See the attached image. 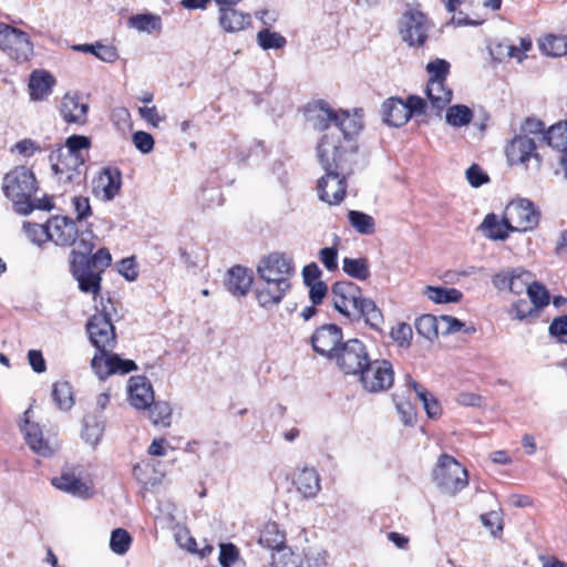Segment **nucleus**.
Listing matches in <instances>:
<instances>
[{
    "mask_svg": "<svg viewBox=\"0 0 567 567\" xmlns=\"http://www.w3.org/2000/svg\"><path fill=\"white\" fill-rule=\"evenodd\" d=\"M23 228L25 230L27 236L30 238L32 243L41 244L43 241V237L48 239L49 223L47 225L41 226L38 224L24 221Z\"/></svg>",
    "mask_w": 567,
    "mask_h": 567,
    "instance_id": "nucleus-57",
    "label": "nucleus"
},
{
    "mask_svg": "<svg viewBox=\"0 0 567 567\" xmlns=\"http://www.w3.org/2000/svg\"><path fill=\"white\" fill-rule=\"evenodd\" d=\"M412 328L405 322H401L392 328L390 336L400 346L409 344L412 339Z\"/></svg>",
    "mask_w": 567,
    "mask_h": 567,
    "instance_id": "nucleus-59",
    "label": "nucleus"
},
{
    "mask_svg": "<svg viewBox=\"0 0 567 567\" xmlns=\"http://www.w3.org/2000/svg\"><path fill=\"white\" fill-rule=\"evenodd\" d=\"M148 409L154 425H171L172 408L167 402L154 401Z\"/></svg>",
    "mask_w": 567,
    "mask_h": 567,
    "instance_id": "nucleus-50",
    "label": "nucleus"
},
{
    "mask_svg": "<svg viewBox=\"0 0 567 567\" xmlns=\"http://www.w3.org/2000/svg\"><path fill=\"white\" fill-rule=\"evenodd\" d=\"M80 251L73 259L87 261L89 267L97 272H102L112 261L111 254L106 248H100L95 254Z\"/></svg>",
    "mask_w": 567,
    "mask_h": 567,
    "instance_id": "nucleus-39",
    "label": "nucleus"
},
{
    "mask_svg": "<svg viewBox=\"0 0 567 567\" xmlns=\"http://www.w3.org/2000/svg\"><path fill=\"white\" fill-rule=\"evenodd\" d=\"M91 147V138L85 135L73 134L65 140L64 154L72 157H85L87 159V152Z\"/></svg>",
    "mask_w": 567,
    "mask_h": 567,
    "instance_id": "nucleus-41",
    "label": "nucleus"
},
{
    "mask_svg": "<svg viewBox=\"0 0 567 567\" xmlns=\"http://www.w3.org/2000/svg\"><path fill=\"white\" fill-rule=\"evenodd\" d=\"M259 543L272 550H279L285 546L286 534L279 529L276 523H268L261 532Z\"/></svg>",
    "mask_w": 567,
    "mask_h": 567,
    "instance_id": "nucleus-34",
    "label": "nucleus"
},
{
    "mask_svg": "<svg viewBox=\"0 0 567 567\" xmlns=\"http://www.w3.org/2000/svg\"><path fill=\"white\" fill-rule=\"evenodd\" d=\"M257 272L264 282L277 285L280 291H289V279L295 272L293 261L285 254L271 252L259 261Z\"/></svg>",
    "mask_w": 567,
    "mask_h": 567,
    "instance_id": "nucleus-6",
    "label": "nucleus"
},
{
    "mask_svg": "<svg viewBox=\"0 0 567 567\" xmlns=\"http://www.w3.org/2000/svg\"><path fill=\"white\" fill-rule=\"evenodd\" d=\"M439 323L437 319L433 315H423L415 320V329L420 336L432 341L439 337Z\"/></svg>",
    "mask_w": 567,
    "mask_h": 567,
    "instance_id": "nucleus-45",
    "label": "nucleus"
},
{
    "mask_svg": "<svg viewBox=\"0 0 567 567\" xmlns=\"http://www.w3.org/2000/svg\"><path fill=\"white\" fill-rule=\"evenodd\" d=\"M527 296L532 302V307L536 308V312L540 315V310L548 306L550 302V295L546 287L533 279L532 284L528 286Z\"/></svg>",
    "mask_w": 567,
    "mask_h": 567,
    "instance_id": "nucleus-44",
    "label": "nucleus"
},
{
    "mask_svg": "<svg viewBox=\"0 0 567 567\" xmlns=\"http://www.w3.org/2000/svg\"><path fill=\"white\" fill-rule=\"evenodd\" d=\"M509 316L514 320L524 321L528 318L536 319L539 315L536 312V308L528 305L527 300L518 299L513 302L509 309Z\"/></svg>",
    "mask_w": 567,
    "mask_h": 567,
    "instance_id": "nucleus-52",
    "label": "nucleus"
},
{
    "mask_svg": "<svg viewBox=\"0 0 567 567\" xmlns=\"http://www.w3.org/2000/svg\"><path fill=\"white\" fill-rule=\"evenodd\" d=\"M432 475L439 489L451 496L464 489L468 484L467 470L449 454H442L439 457Z\"/></svg>",
    "mask_w": 567,
    "mask_h": 567,
    "instance_id": "nucleus-5",
    "label": "nucleus"
},
{
    "mask_svg": "<svg viewBox=\"0 0 567 567\" xmlns=\"http://www.w3.org/2000/svg\"><path fill=\"white\" fill-rule=\"evenodd\" d=\"M334 309L350 320L364 319L373 330L379 331L383 322L381 310L370 298H363L361 288L352 281H337L331 288Z\"/></svg>",
    "mask_w": 567,
    "mask_h": 567,
    "instance_id": "nucleus-2",
    "label": "nucleus"
},
{
    "mask_svg": "<svg viewBox=\"0 0 567 567\" xmlns=\"http://www.w3.org/2000/svg\"><path fill=\"white\" fill-rule=\"evenodd\" d=\"M48 239L62 247H72L71 258L80 251L92 252L96 236L90 227H83L68 216H54L49 220Z\"/></svg>",
    "mask_w": 567,
    "mask_h": 567,
    "instance_id": "nucleus-3",
    "label": "nucleus"
},
{
    "mask_svg": "<svg viewBox=\"0 0 567 567\" xmlns=\"http://www.w3.org/2000/svg\"><path fill=\"white\" fill-rule=\"evenodd\" d=\"M440 321L446 324L445 330L442 331L443 334L456 333L461 331L463 328L464 333L466 334H473L476 331L474 326L465 327V323L463 321L452 316H441Z\"/></svg>",
    "mask_w": 567,
    "mask_h": 567,
    "instance_id": "nucleus-55",
    "label": "nucleus"
},
{
    "mask_svg": "<svg viewBox=\"0 0 567 567\" xmlns=\"http://www.w3.org/2000/svg\"><path fill=\"white\" fill-rule=\"evenodd\" d=\"M52 171L63 184H80L84 177L85 157H72L64 154V148L59 147L49 155Z\"/></svg>",
    "mask_w": 567,
    "mask_h": 567,
    "instance_id": "nucleus-12",
    "label": "nucleus"
},
{
    "mask_svg": "<svg viewBox=\"0 0 567 567\" xmlns=\"http://www.w3.org/2000/svg\"><path fill=\"white\" fill-rule=\"evenodd\" d=\"M122 187V172L115 166L103 167L93 179V194L104 200H113Z\"/></svg>",
    "mask_w": 567,
    "mask_h": 567,
    "instance_id": "nucleus-17",
    "label": "nucleus"
},
{
    "mask_svg": "<svg viewBox=\"0 0 567 567\" xmlns=\"http://www.w3.org/2000/svg\"><path fill=\"white\" fill-rule=\"evenodd\" d=\"M481 522L484 527L489 529L494 537H497L503 532V518L499 511H491L481 515Z\"/></svg>",
    "mask_w": 567,
    "mask_h": 567,
    "instance_id": "nucleus-54",
    "label": "nucleus"
},
{
    "mask_svg": "<svg viewBox=\"0 0 567 567\" xmlns=\"http://www.w3.org/2000/svg\"><path fill=\"white\" fill-rule=\"evenodd\" d=\"M310 342L316 353L331 361L346 341L339 326L327 323L315 330Z\"/></svg>",
    "mask_w": 567,
    "mask_h": 567,
    "instance_id": "nucleus-14",
    "label": "nucleus"
},
{
    "mask_svg": "<svg viewBox=\"0 0 567 567\" xmlns=\"http://www.w3.org/2000/svg\"><path fill=\"white\" fill-rule=\"evenodd\" d=\"M429 30V19L419 10H406L399 21V33L401 39L410 47H423L427 40Z\"/></svg>",
    "mask_w": 567,
    "mask_h": 567,
    "instance_id": "nucleus-11",
    "label": "nucleus"
},
{
    "mask_svg": "<svg viewBox=\"0 0 567 567\" xmlns=\"http://www.w3.org/2000/svg\"><path fill=\"white\" fill-rule=\"evenodd\" d=\"M421 402L430 420L437 421L441 417L442 405L432 393L427 395L426 400Z\"/></svg>",
    "mask_w": 567,
    "mask_h": 567,
    "instance_id": "nucleus-64",
    "label": "nucleus"
},
{
    "mask_svg": "<svg viewBox=\"0 0 567 567\" xmlns=\"http://www.w3.org/2000/svg\"><path fill=\"white\" fill-rule=\"evenodd\" d=\"M545 124L535 117H526L520 126L519 135H537L542 134L544 136L545 133Z\"/></svg>",
    "mask_w": 567,
    "mask_h": 567,
    "instance_id": "nucleus-63",
    "label": "nucleus"
},
{
    "mask_svg": "<svg viewBox=\"0 0 567 567\" xmlns=\"http://www.w3.org/2000/svg\"><path fill=\"white\" fill-rule=\"evenodd\" d=\"M131 27L135 28L141 32H159L162 30V19L159 16L152 13H142L132 16L128 19Z\"/></svg>",
    "mask_w": 567,
    "mask_h": 567,
    "instance_id": "nucleus-40",
    "label": "nucleus"
},
{
    "mask_svg": "<svg viewBox=\"0 0 567 567\" xmlns=\"http://www.w3.org/2000/svg\"><path fill=\"white\" fill-rule=\"evenodd\" d=\"M51 396L61 411H69L74 405L73 390L68 381L54 382Z\"/></svg>",
    "mask_w": 567,
    "mask_h": 567,
    "instance_id": "nucleus-32",
    "label": "nucleus"
},
{
    "mask_svg": "<svg viewBox=\"0 0 567 567\" xmlns=\"http://www.w3.org/2000/svg\"><path fill=\"white\" fill-rule=\"evenodd\" d=\"M478 228L491 240H505L509 233H514L505 212L502 219L493 213L487 214Z\"/></svg>",
    "mask_w": 567,
    "mask_h": 567,
    "instance_id": "nucleus-25",
    "label": "nucleus"
},
{
    "mask_svg": "<svg viewBox=\"0 0 567 567\" xmlns=\"http://www.w3.org/2000/svg\"><path fill=\"white\" fill-rule=\"evenodd\" d=\"M0 49L17 62H27L33 54V44L27 32L0 22Z\"/></svg>",
    "mask_w": 567,
    "mask_h": 567,
    "instance_id": "nucleus-10",
    "label": "nucleus"
},
{
    "mask_svg": "<svg viewBox=\"0 0 567 567\" xmlns=\"http://www.w3.org/2000/svg\"><path fill=\"white\" fill-rule=\"evenodd\" d=\"M132 537L123 528H116L112 532L110 538V548L114 554L124 555L130 549Z\"/></svg>",
    "mask_w": 567,
    "mask_h": 567,
    "instance_id": "nucleus-49",
    "label": "nucleus"
},
{
    "mask_svg": "<svg viewBox=\"0 0 567 567\" xmlns=\"http://www.w3.org/2000/svg\"><path fill=\"white\" fill-rule=\"evenodd\" d=\"M424 295L434 303H457L463 299V292L456 288L426 286Z\"/></svg>",
    "mask_w": 567,
    "mask_h": 567,
    "instance_id": "nucleus-30",
    "label": "nucleus"
},
{
    "mask_svg": "<svg viewBox=\"0 0 567 567\" xmlns=\"http://www.w3.org/2000/svg\"><path fill=\"white\" fill-rule=\"evenodd\" d=\"M55 79L47 71H33L29 80V91L32 100H42L51 93Z\"/></svg>",
    "mask_w": 567,
    "mask_h": 567,
    "instance_id": "nucleus-28",
    "label": "nucleus"
},
{
    "mask_svg": "<svg viewBox=\"0 0 567 567\" xmlns=\"http://www.w3.org/2000/svg\"><path fill=\"white\" fill-rule=\"evenodd\" d=\"M348 219L351 226L360 234L371 235L375 230V223L372 216L359 212L350 210L348 213Z\"/></svg>",
    "mask_w": 567,
    "mask_h": 567,
    "instance_id": "nucleus-46",
    "label": "nucleus"
},
{
    "mask_svg": "<svg viewBox=\"0 0 567 567\" xmlns=\"http://www.w3.org/2000/svg\"><path fill=\"white\" fill-rule=\"evenodd\" d=\"M544 141L553 148L567 151V121L551 125L544 133Z\"/></svg>",
    "mask_w": 567,
    "mask_h": 567,
    "instance_id": "nucleus-37",
    "label": "nucleus"
},
{
    "mask_svg": "<svg viewBox=\"0 0 567 567\" xmlns=\"http://www.w3.org/2000/svg\"><path fill=\"white\" fill-rule=\"evenodd\" d=\"M1 189L6 198L12 203L13 210L28 216L33 212L31 197L38 190L34 173L27 166H16L4 174Z\"/></svg>",
    "mask_w": 567,
    "mask_h": 567,
    "instance_id": "nucleus-4",
    "label": "nucleus"
},
{
    "mask_svg": "<svg viewBox=\"0 0 567 567\" xmlns=\"http://www.w3.org/2000/svg\"><path fill=\"white\" fill-rule=\"evenodd\" d=\"M28 446L37 454L49 457L59 449L55 434L43 427H20Z\"/></svg>",
    "mask_w": 567,
    "mask_h": 567,
    "instance_id": "nucleus-18",
    "label": "nucleus"
},
{
    "mask_svg": "<svg viewBox=\"0 0 567 567\" xmlns=\"http://www.w3.org/2000/svg\"><path fill=\"white\" fill-rule=\"evenodd\" d=\"M513 231H529L537 227L540 218L534 203L526 198L512 200L505 208Z\"/></svg>",
    "mask_w": 567,
    "mask_h": 567,
    "instance_id": "nucleus-13",
    "label": "nucleus"
},
{
    "mask_svg": "<svg viewBox=\"0 0 567 567\" xmlns=\"http://www.w3.org/2000/svg\"><path fill=\"white\" fill-rule=\"evenodd\" d=\"M316 114L311 117L313 128L319 132H326L317 145V156L323 169L328 171V176L320 182V189L330 178H337L336 198L340 199L343 193L342 182L346 175L354 173V166L358 157V143L355 137L361 132L363 125L361 117L351 115L348 111H336L326 101L320 100L315 103Z\"/></svg>",
    "mask_w": 567,
    "mask_h": 567,
    "instance_id": "nucleus-1",
    "label": "nucleus"
},
{
    "mask_svg": "<svg viewBox=\"0 0 567 567\" xmlns=\"http://www.w3.org/2000/svg\"><path fill=\"white\" fill-rule=\"evenodd\" d=\"M132 141L134 146L143 154H148L154 148V138L147 132H135L132 136Z\"/></svg>",
    "mask_w": 567,
    "mask_h": 567,
    "instance_id": "nucleus-58",
    "label": "nucleus"
},
{
    "mask_svg": "<svg viewBox=\"0 0 567 567\" xmlns=\"http://www.w3.org/2000/svg\"><path fill=\"white\" fill-rule=\"evenodd\" d=\"M257 43L262 50L282 49L286 47L287 40L279 32L267 28L257 33Z\"/></svg>",
    "mask_w": 567,
    "mask_h": 567,
    "instance_id": "nucleus-47",
    "label": "nucleus"
},
{
    "mask_svg": "<svg viewBox=\"0 0 567 567\" xmlns=\"http://www.w3.org/2000/svg\"><path fill=\"white\" fill-rule=\"evenodd\" d=\"M252 280L251 270L243 266H234L227 272L225 286L233 296L244 297L249 292Z\"/></svg>",
    "mask_w": 567,
    "mask_h": 567,
    "instance_id": "nucleus-23",
    "label": "nucleus"
},
{
    "mask_svg": "<svg viewBox=\"0 0 567 567\" xmlns=\"http://www.w3.org/2000/svg\"><path fill=\"white\" fill-rule=\"evenodd\" d=\"M72 204L76 213V219L74 220L84 227V220L92 215L90 199L84 196H74L72 198Z\"/></svg>",
    "mask_w": 567,
    "mask_h": 567,
    "instance_id": "nucleus-56",
    "label": "nucleus"
},
{
    "mask_svg": "<svg viewBox=\"0 0 567 567\" xmlns=\"http://www.w3.org/2000/svg\"><path fill=\"white\" fill-rule=\"evenodd\" d=\"M299 493L305 497H315L320 491V477L313 468L305 467L295 480Z\"/></svg>",
    "mask_w": 567,
    "mask_h": 567,
    "instance_id": "nucleus-29",
    "label": "nucleus"
},
{
    "mask_svg": "<svg viewBox=\"0 0 567 567\" xmlns=\"http://www.w3.org/2000/svg\"><path fill=\"white\" fill-rule=\"evenodd\" d=\"M540 50L549 56L567 54V37L549 34L539 43Z\"/></svg>",
    "mask_w": 567,
    "mask_h": 567,
    "instance_id": "nucleus-43",
    "label": "nucleus"
},
{
    "mask_svg": "<svg viewBox=\"0 0 567 567\" xmlns=\"http://www.w3.org/2000/svg\"><path fill=\"white\" fill-rule=\"evenodd\" d=\"M357 378L364 391L382 393L391 389L394 383L393 365L385 359H370Z\"/></svg>",
    "mask_w": 567,
    "mask_h": 567,
    "instance_id": "nucleus-7",
    "label": "nucleus"
},
{
    "mask_svg": "<svg viewBox=\"0 0 567 567\" xmlns=\"http://www.w3.org/2000/svg\"><path fill=\"white\" fill-rule=\"evenodd\" d=\"M72 49L78 52L90 53L103 62L112 63L118 59L116 49L112 45H104L99 42L95 44H76Z\"/></svg>",
    "mask_w": 567,
    "mask_h": 567,
    "instance_id": "nucleus-33",
    "label": "nucleus"
},
{
    "mask_svg": "<svg viewBox=\"0 0 567 567\" xmlns=\"http://www.w3.org/2000/svg\"><path fill=\"white\" fill-rule=\"evenodd\" d=\"M219 564L221 567H233L239 563V550L233 543L220 544Z\"/></svg>",
    "mask_w": 567,
    "mask_h": 567,
    "instance_id": "nucleus-53",
    "label": "nucleus"
},
{
    "mask_svg": "<svg viewBox=\"0 0 567 567\" xmlns=\"http://www.w3.org/2000/svg\"><path fill=\"white\" fill-rule=\"evenodd\" d=\"M450 62L440 58L430 61L425 66V70L429 73V81L434 82L446 81L447 75L450 74Z\"/></svg>",
    "mask_w": 567,
    "mask_h": 567,
    "instance_id": "nucleus-51",
    "label": "nucleus"
},
{
    "mask_svg": "<svg viewBox=\"0 0 567 567\" xmlns=\"http://www.w3.org/2000/svg\"><path fill=\"white\" fill-rule=\"evenodd\" d=\"M533 281V274L522 267L501 270L492 277V284L498 291H511L514 295L527 292Z\"/></svg>",
    "mask_w": 567,
    "mask_h": 567,
    "instance_id": "nucleus-16",
    "label": "nucleus"
},
{
    "mask_svg": "<svg viewBox=\"0 0 567 567\" xmlns=\"http://www.w3.org/2000/svg\"><path fill=\"white\" fill-rule=\"evenodd\" d=\"M472 110L463 104L452 105L446 110L445 121L453 127H462L471 123Z\"/></svg>",
    "mask_w": 567,
    "mask_h": 567,
    "instance_id": "nucleus-42",
    "label": "nucleus"
},
{
    "mask_svg": "<svg viewBox=\"0 0 567 567\" xmlns=\"http://www.w3.org/2000/svg\"><path fill=\"white\" fill-rule=\"evenodd\" d=\"M235 6L236 4H227L219 7L218 22L220 28L227 33L245 30L251 22L250 14L237 10Z\"/></svg>",
    "mask_w": 567,
    "mask_h": 567,
    "instance_id": "nucleus-22",
    "label": "nucleus"
},
{
    "mask_svg": "<svg viewBox=\"0 0 567 567\" xmlns=\"http://www.w3.org/2000/svg\"><path fill=\"white\" fill-rule=\"evenodd\" d=\"M117 270L128 281H134L138 276L137 265L134 257L123 258L117 264Z\"/></svg>",
    "mask_w": 567,
    "mask_h": 567,
    "instance_id": "nucleus-61",
    "label": "nucleus"
},
{
    "mask_svg": "<svg viewBox=\"0 0 567 567\" xmlns=\"http://www.w3.org/2000/svg\"><path fill=\"white\" fill-rule=\"evenodd\" d=\"M127 398L132 406L145 410L154 402V391L150 380L144 375H134L127 382Z\"/></svg>",
    "mask_w": 567,
    "mask_h": 567,
    "instance_id": "nucleus-21",
    "label": "nucleus"
},
{
    "mask_svg": "<svg viewBox=\"0 0 567 567\" xmlns=\"http://www.w3.org/2000/svg\"><path fill=\"white\" fill-rule=\"evenodd\" d=\"M53 485L59 489L79 497H87L89 488L80 478L73 474H62L59 478L53 480Z\"/></svg>",
    "mask_w": 567,
    "mask_h": 567,
    "instance_id": "nucleus-35",
    "label": "nucleus"
},
{
    "mask_svg": "<svg viewBox=\"0 0 567 567\" xmlns=\"http://www.w3.org/2000/svg\"><path fill=\"white\" fill-rule=\"evenodd\" d=\"M86 332L96 353L105 354L115 349L117 343L115 327L109 313L102 311L93 315L86 322Z\"/></svg>",
    "mask_w": 567,
    "mask_h": 567,
    "instance_id": "nucleus-9",
    "label": "nucleus"
},
{
    "mask_svg": "<svg viewBox=\"0 0 567 567\" xmlns=\"http://www.w3.org/2000/svg\"><path fill=\"white\" fill-rule=\"evenodd\" d=\"M505 154L511 165L526 164L530 158L540 163L535 141L526 135H515L506 145Z\"/></svg>",
    "mask_w": 567,
    "mask_h": 567,
    "instance_id": "nucleus-19",
    "label": "nucleus"
},
{
    "mask_svg": "<svg viewBox=\"0 0 567 567\" xmlns=\"http://www.w3.org/2000/svg\"><path fill=\"white\" fill-rule=\"evenodd\" d=\"M382 120L389 126L401 127L410 120L406 106L400 97H389L381 106Z\"/></svg>",
    "mask_w": 567,
    "mask_h": 567,
    "instance_id": "nucleus-26",
    "label": "nucleus"
},
{
    "mask_svg": "<svg viewBox=\"0 0 567 567\" xmlns=\"http://www.w3.org/2000/svg\"><path fill=\"white\" fill-rule=\"evenodd\" d=\"M272 567H302V558L289 547H284L272 554Z\"/></svg>",
    "mask_w": 567,
    "mask_h": 567,
    "instance_id": "nucleus-48",
    "label": "nucleus"
},
{
    "mask_svg": "<svg viewBox=\"0 0 567 567\" xmlns=\"http://www.w3.org/2000/svg\"><path fill=\"white\" fill-rule=\"evenodd\" d=\"M371 359L368 347L359 339H349L331 360L346 375L358 377Z\"/></svg>",
    "mask_w": 567,
    "mask_h": 567,
    "instance_id": "nucleus-8",
    "label": "nucleus"
},
{
    "mask_svg": "<svg viewBox=\"0 0 567 567\" xmlns=\"http://www.w3.org/2000/svg\"><path fill=\"white\" fill-rule=\"evenodd\" d=\"M87 111L89 105L81 102L76 94L66 93L63 96L60 114L66 123L85 124Z\"/></svg>",
    "mask_w": 567,
    "mask_h": 567,
    "instance_id": "nucleus-24",
    "label": "nucleus"
},
{
    "mask_svg": "<svg viewBox=\"0 0 567 567\" xmlns=\"http://www.w3.org/2000/svg\"><path fill=\"white\" fill-rule=\"evenodd\" d=\"M70 271L79 282V289L94 297L101 290V274L89 267L87 261L70 259Z\"/></svg>",
    "mask_w": 567,
    "mask_h": 567,
    "instance_id": "nucleus-20",
    "label": "nucleus"
},
{
    "mask_svg": "<svg viewBox=\"0 0 567 567\" xmlns=\"http://www.w3.org/2000/svg\"><path fill=\"white\" fill-rule=\"evenodd\" d=\"M406 106L408 117L411 118L414 115H421L425 113L426 102L417 95H410L406 101H403Z\"/></svg>",
    "mask_w": 567,
    "mask_h": 567,
    "instance_id": "nucleus-62",
    "label": "nucleus"
},
{
    "mask_svg": "<svg viewBox=\"0 0 567 567\" xmlns=\"http://www.w3.org/2000/svg\"><path fill=\"white\" fill-rule=\"evenodd\" d=\"M288 291H280L277 285L265 282L256 288V298L260 307L270 308L281 302Z\"/></svg>",
    "mask_w": 567,
    "mask_h": 567,
    "instance_id": "nucleus-36",
    "label": "nucleus"
},
{
    "mask_svg": "<svg viewBox=\"0 0 567 567\" xmlns=\"http://www.w3.org/2000/svg\"><path fill=\"white\" fill-rule=\"evenodd\" d=\"M425 94L439 116L453 97V92L446 86V81H427Z\"/></svg>",
    "mask_w": 567,
    "mask_h": 567,
    "instance_id": "nucleus-27",
    "label": "nucleus"
},
{
    "mask_svg": "<svg viewBox=\"0 0 567 567\" xmlns=\"http://www.w3.org/2000/svg\"><path fill=\"white\" fill-rule=\"evenodd\" d=\"M326 172V174L318 181L317 183V190H318V196L320 198V200L324 202V203H328L329 205H338L340 204L344 196H346V192H347V186H348V178L352 175V174H349V175H346L344 178H343V182H342V186L343 187V193L340 195V199L336 198L337 195H334L337 193V187L339 186V184H337L338 179L336 178H330L326 182V186L323 187L324 189V193L320 189V182L326 178L328 176V171L327 169H323Z\"/></svg>",
    "mask_w": 567,
    "mask_h": 567,
    "instance_id": "nucleus-31",
    "label": "nucleus"
},
{
    "mask_svg": "<svg viewBox=\"0 0 567 567\" xmlns=\"http://www.w3.org/2000/svg\"><path fill=\"white\" fill-rule=\"evenodd\" d=\"M342 270L351 278L357 280H367L370 276V266L367 258L344 257L342 260Z\"/></svg>",
    "mask_w": 567,
    "mask_h": 567,
    "instance_id": "nucleus-38",
    "label": "nucleus"
},
{
    "mask_svg": "<svg viewBox=\"0 0 567 567\" xmlns=\"http://www.w3.org/2000/svg\"><path fill=\"white\" fill-rule=\"evenodd\" d=\"M466 178L473 187H480L489 181L488 175L477 164H472L466 169Z\"/></svg>",
    "mask_w": 567,
    "mask_h": 567,
    "instance_id": "nucleus-60",
    "label": "nucleus"
},
{
    "mask_svg": "<svg viewBox=\"0 0 567 567\" xmlns=\"http://www.w3.org/2000/svg\"><path fill=\"white\" fill-rule=\"evenodd\" d=\"M91 368L97 378L104 381L112 374H127L136 371L137 364L111 351L105 354L95 353L91 360Z\"/></svg>",
    "mask_w": 567,
    "mask_h": 567,
    "instance_id": "nucleus-15",
    "label": "nucleus"
}]
</instances>
